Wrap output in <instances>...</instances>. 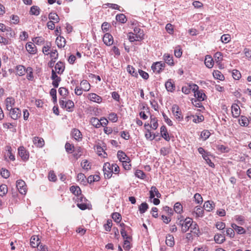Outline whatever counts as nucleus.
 <instances>
[{
  "instance_id": "1",
  "label": "nucleus",
  "mask_w": 251,
  "mask_h": 251,
  "mask_svg": "<svg viewBox=\"0 0 251 251\" xmlns=\"http://www.w3.org/2000/svg\"><path fill=\"white\" fill-rule=\"evenodd\" d=\"M59 103L61 108L65 109L68 112H73L74 109L75 104L71 100L67 101L64 100H59Z\"/></svg>"
},
{
  "instance_id": "2",
  "label": "nucleus",
  "mask_w": 251,
  "mask_h": 251,
  "mask_svg": "<svg viewBox=\"0 0 251 251\" xmlns=\"http://www.w3.org/2000/svg\"><path fill=\"white\" fill-rule=\"evenodd\" d=\"M192 88V90L194 92L195 97L198 99L199 101H201L205 100L206 95L203 93V90H199V87L197 85L193 84Z\"/></svg>"
},
{
  "instance_id": "3",
  "label": "nucleus",
  "mask_w": 251,
  "mask_h": 251,
  "mask_svg": "<svg viewBox=\"0 0 251 251\" xmlns=\"http://www.w3.org/2000/svg\"><path fill=\"white\" fill-rule=\"evenodd\" d=\"M192 219L190 218H186L184 220H180L179 225L181 226V230L183 233L186 232L192 224Z\"/></svg>"
},
{
  "instance_id": "4",
  "label": "nucleus",
  "mask_w": 251,
  "mask_h": 251,
  "mask_svg": "<svg viewBox=\"0 0 251 251\" xmlns=\"http://www.w3.org/2000/svg\"><path fill=\"white\" fill-rule=\"evenodd\" d=\"M113 169L112 166L109 163L106 162L104 164L103 171L105 178H110L112 176Z\"/></svg>"
},
{
  "instance_id": "5",
  "label": "nucleus",
  "mask_w": 251,
  "mask_h": 251,
  "mask_svg": "<svg viewBox=\"0 0 251 251\" xmlns=\"http://www.w3.org/2000/svg\"><path fill=\"white\" fill-rule=\"evenodd\" d=\"M172 110L174 115L178 121L180 122L183 120V117L181 111L177 105L174 104L172 106Z\"/></svg>"
},
{
  "instance_id": "6",
  "label": "nucleus",
  "mask_w": 251,
  "mask_h": 251,
  "mask_svg": "<svg viewBox=\"0 0 251 251\" xmlns=\"http://www.w3.org/2000/svg\"><path fill=\"white\" fill-rule=\"evenodd\" d=\"M16 187L19 190V192L22 195H25L27 192L26 185L25 182L22 180L19 179L16 181Z\"/></svg>"
},
{
  "instance_id": "7",
  "label": "nucleus",
  "mask_w": 251,
  "mask_h": 251,
  "mask_svg": "<svg viewBox=\"0 0 251 251\" xmlns=\"http://www.w3.org/2000/svg\"><path fill=\"white\" fill-rule=\"evenodd\" d=\"M165 67V64L161 61L154 63L151 66V69L154 73L159 74L162 72Z\"/></svg>"
},
{
  "instance_id": "8",
  "label": "nucleus",
  "mask_w": 251,
  "mask_h": 251,
  "mask_svg": "<svg viewBox=\"0 0 251 251\" xmlns=\"http://www.w3.org/2000/svg\"><path fill=\"white\" fill-rule=\"evenodd\" d=\"M18 153L22 159L24 161H27L29 158V153L23 146H20L18 149Z\"/></svg>"
},
{
  "instance_id": "9",
  "label": "nucleus",
  "mask_w": 251,
  "mask_h": 251,
  "mask_svg": "<svg viewBox=\"0 0 251 251\" xmlns=\"http://www.w3.org/2000/svg\"><path fill=\"white\" fill-rule=\"evenodd\" d=\"M57 73L54 70H52L51 78L53 80L52 84L54 88H57L59 86V83L61 81V77L58 76Z\"/></svg>"
},
{
  "instance_id": "10",
  "label": "nucleus",
  "mask_w": 251,
  "mask_h": 251,
  "mask_svg": "<svg viewBox=\"0 0 251 251\" xmlns=\"http://www.w3.org/2000/svg\"><path fill=\"white\" fill-rule=\"evenodd\" d=\"M117 157L120 161L125 163L126 164H127L130 161L129 158L122 151H118Z\"/></svg>"
},
{
  "instance_id": "11",
  "label": "nucleus",
  "mask_w": 251,
  "mask_h": 251,
  "mask_svg": "<svg viewBox=\"0 0 251 251\" xmlns=\"http://www.w3.org/2000/svg\"><path fill=\"white\" fill-rule=\"evenodd\" d=\"M9 111L10 117L13 120H17L21 116V111L18 108H14Z\"/></svg>"
},
{
  "instance_id": "12",
  "label": "nucleus",
  "mask_w": 251,
  "mask_h": 251,
  "mask_svg": "<svg viewBox=\"0 0 251 251\" xmlns=\"http://www.w3.org/2000/svg\"><path fill=\"white\" fill-rule=\"evenodd\" d=\"M65 68V64L62 61L58 62L55 65V72L59 75H61Z\"/></svg>"
},
{
  "instance_id": "13",
  "label": "nucleus",
  "mask_w": 251,
  "mask_h": 251,
  "mask_svg": "<svg viewBox=\"0 0 251 251\" xmlns=\"http://www.w3.org/2000/svg\"><path fill=\"white\" fill-rule=\"evenodd\" d=\"M71 136L75 140L80 141L82 140V135L81 132L76 128H74L71 131Z\"/></svg>"
},
{
  "instance_id": "14",
  "label": "nucleus",
  "mask_w": 251,
  "mask_h": 251,
  "mask_svg": "<svg viewBox=\"0 0 251 251\" xmlns=\"http://www.w3.org/2000/svg\"><path fill=\"white\" fill-rule=\"evenodd\" d=\"M163 59L165 62L168 65L173 66L175 65V62L173 60V56L168 53H165L163 56Z\"/></svg>"
},
{
  "instance_id": "15",
  "label": "nucleus",
  "mask_w": 251,
  "mask_h": 251,
  "mask_svg": "<svg viewBox=\"0 0 251 251\" xmlns=\"http://www.w3.org/2000/svg\"><path fill=\"white\" fill-rule=\"evenodd\" d=\"M6 109L8 111L13 108L15 103V99L12 97H8L5 100Z\"/></svg>"
},
{
  "instance_id": "16",
  "label": "nucleus",
  "mask_w": 251,
  "mask_h": 251,
  "mask_svg": "<svg viewBox=\"0 0 251 251\" xmlns=\"http://www.w3.org/2000/svg\"><path fill=\"white\" fill-rule=\"evenodd\" d=\"M88 99L91 100L98 103L101 102L102 98L95 93H90L88 95Z\"/></svg>"
},
{
  "instance_id": "17",
  "label": "nucleus",
  "mask_w": 251,
  "mask_h": 251,
  "mask_svg": "<svg viewBox=\"0 0 251 251\" xmlns=\"http://www.w3.org/2000/svg\"><path fill=\"white\" fill-rule=\"evenodd\" d=\"M150 198L152 199L154 198L155 196L160 198L161 197V194L159 193L157 189L155 186H152L151 188V190L150 191Z\"/></svg>"
},
{
  "instance_id": "18",
  "label": "nucleus",
  "mask_w": 251,
  "mask_h": 251,
  "mask_svg": "<svg viewBox=\"0 0 251 251\" xmlns=\"http://www.w3.org/2000/svg\"><path fill=\"white\" fill-rule=\"evenodd\" d=\"M103 41L107 46H110L113 43V36L109 33H105L103 37Z\"/></svg>"
},
{
  "instance_id": "19",
  "label": "nucleus",
  "mask_w": 251,
  "mask_h": 251,
  "mask_svg": "<svg viewBox=\"0 0 251 251\" xmlns=\"http://www.w3.org/2000/svg\"><path fill=\"white\" fill-rule=\"evenodd\" d=\"M26 50L30 54H34L37 52L36 47L32 42L27 43L25 46Z\"/></svg>"
},
{
  "instance_id": "20",
  "label": "nucleus",
  "mask_w": 251,
  "mask_h": 251,
  "mask_svg": "<svg viewBox=\"0 0 251 251\" xmlns=\"http://www.w3.org/2000/svg\"><path fill=\"white\" fill-rule=\"evenodd\" d=\"M240 108L238 104H233L231 106V112L233 117L237 118L240 115Z\"/></svg>"
},
{
  "instance_id": "21",
  "label": "nucleus",
  "mask_w": 251,
  "mask_h": 251,
  "mask_svg": "<svg viewBox=\"0 0 251 251\" xmlns=\"http://www.w3.org/2000/svg\"><path fill=\"white\" fill-rule=\"evenodd\" d=\"M39 238L38 236L33 235L30 240V244L32 248L38 247L40 245Z\"/></svg>"
},
{
  "instance_id": "22",
  "label": "nucleus",
  "mask_w": 251,
  "mask_h": 251,
  "mask_svg": "<svg viewBox=\"0 0 251 251\" xmlns=\"http://www.w3.org/2000/svg\"><path fill=\"white\" fill-rule=\"evenodd\" d=\"M215 203L213 201H205L203 204L204 209L208 212L212 211L215 207Z\"/></svg>"
},
{
  "instance_id": "23",
  "label": "nucleus",
  "mask_w": 251,
  "mask_h": 251,
  "mask_svg": "<svg viewBox=\"0 0 251 251\" xmlns=\"http://www.w3.org/2000/svg\"><path fill=\"white\" fill-rule=\"evenodd\" d=\"M190 229L191 232H192L197 236H199V235L201 234L199 226L196 223L193 222V221L192 222V225H191Z\"/></svg>"
},
{
  "instance_id": "24",
  "label": "nucleus",
  "mask_w": 251,
  "mask_h": 251,
  "mask_svg": "<svg viewBox=\"0 0 251 251\" xmlns=\"http://www.w3.org/2000/svg\"><path fill=\"white\" fill-rule=\"evenodd\" d=\"M34 144L38 148H42L45 145V142L43 138L39 137H35L33 139Z\"/></svg>"
},
{
  "instance_id": "25",
  "label": "nucleus",
  "mask_w": 251,
  "mask_h": 251,
  "mask_svg": "<svg viewBox=\"0 0 251 251\" xmlns=\"http://www.w3.org/2000/svg\"><path fill=\"white\" fill-rule=\"evenodd\" d=\"M160 132L161 136L167 141L170 140V136L167 131V129L165 126H162L160 128Z\"/></svg>"
},
{
  "instance_id": "26",
  "label": "nucleus",
  "mask_w": 251,
  "mask_h": 251,
  "mask_svg": "<svg viewBox=\"0 0 251 251\" xmlns=\"http://www.w3.org/2000/svg\"><path fill=\"white\" fill-rule=\"evenodd\" d=\"M55 42L57 44V47L59 48H62L65 47L66 45V40L62 36H58L56 39Z\"/></svg>"
},
{
  "instance_id": "27",
  "label": "nucleus",
  "mask_w": 251,
  "mask_h": 251,
  "mask_svg": "<svg viewBox=\"0 0 251 251\" xmlns=\"http://www.w3.org/2000/svg\"><path fill=\"white\" fill-rule=\"evenodd\" d=\"M5 151L6 153L5 154V156L8 157L10 160L14 161L15 160V155L12 152V148L9 146H7L5 147Z\"/></svg>"
},
{
  "instance_id": "28",
  "label": "nucleus",
  "mask_w": 251,
  "mask_h": 251,
  "mask_svg": "<svg viewBox=\"0 0 251 251\" xmlns=\"http://www.w3.org/2000/svg\"><path fill=\"white\" fill-rule=\"evenodd\" d=\"M204 63L208 68H211L214 65V61L210 55H207L205 56Z\"/></svg>"
},
{
  "instance_id": "29",
  "label": "nucleus",
  "mask_w": 251,
  "mask_h": 251,
  "mask_svg": "<svg viewBox=\"0 0 251 251\" xmlns=\"http://www.w3.org/2000/svg\"><path fill=\"white\" fill-rule=\"evenodd\" d=\"M40 9L38 6L33 5L30 7L29 14L31 15L38 16L40 13Z\"/></svg>"
},
{
  "instance_id": "30",
  "label": "nucleus",
  "mask_w": 251,
  "mask_h": 251,
  "mask_svg": "<svg viewBox=\"0 0 251 251\" xmlns=\"http://www.w3.org/2000/svg\"><path fill=\"white\" fill-rule=\"evenodd\" d=\"M231 226L239 234H245L246 233V230L243 227L239 226L235 224H232Z\"/></svg>"
},
{
  "instance_id": "31",
  "label": "nucleus",
  "mask_w": 251,
  "mask_h": 251,
  "mask_svg": "<svg viewBox=\"0 0 251 251\" xmlns=\"http://www.w3.org/2000/svg\"><path fill=\"white\" fill-rule=\"evenodd\" d=\"M214 240L218 244L223 243L226 240L224 234L217 233L214 236Z\"/></svg>"
},
{
  "instance_id": "32",
  "label": "nucleus",
  "mask_w": 251,
  "mask_h": 251,
  "mask_svg": "<svg viewBox=\"0 0 251 251\" xmlns=\"http://www.w3.org/2000/svg\"><path fill=\"white\" fill-rule=\"evenodd\" d=\"M26 69V68L23 65H18L16 69V73L19 76H23L25 74Z\"/></svg>"
},
{
  "instance_id": "33",
  "label": "nucleus",
  "mask_w": 251,
  "mask_h": 251,
  "mask_svg": "<svg viewBox=\"0 0 251 251\" xmlns=\"http://www.w3.org/2000/svg\"><path fill=\"white\" fill-rule=\"evenodd\" d=\"M166 244L169 247H173L175 244L174 237L172 235L168 234L166 236Z\"/></svg>"
},
{
  "instance_id": "34",
  "label": "nucleus",
  "mask_w": 251,
  "mask_h": 251,
  "mask_svg": "<svg viewBox=\"0 0 251 251\" xmlns=\"http://www.w3.org/2000/svg\"><path fill=\"white\" fill-rule=\"evenodd\" d=\"M80 85L81 86V89H83L84 91H88L90 89V84L86 80H82Z\"/></svg>"
},
{
  "instance_id": "35",
  "label": "nucleus",
  "mask_w": 251,
  "mask_h": 251,
  "mask_svg": "<svg viewBox=\"0 0 251 251\" xmlns=\"http://www.w3.org/2000/svg\"><path fill=\"white\" fill-rule=\"evenodd\" d=\"M133 31L135 35H137L139 39H142L144 37V34L143 30L138 27H134Z\"/></svg>"
},
{
  "instance_id": "36",
  "label": "nucleus",
  "mask_w": 251,
  "mask_h": 251,
  "mask_svg": "<svg viewBox=\"0 0 251 251\" xmlns=\"http://www.w3.org/2000/svg\"><path fill=\"white\" fill-rule=\"evenodd\" d=\"M25 73H27L26 78L28 80H33L34 76L33 75V69L30 67H28L26 69Z\"/></svg>"
},
{
  "instance_id": "37",
  "label": "nucleus",
  "mask_w": 251,
  "mask_h": 251,
  "mask_svg": "<svg viewBox=\"0 0 251 251\" xmlns=\"http://www.w3.org/2000/svg\"><path fill=\"white\" fill-rule=\"evenodd\" d=\"M127 72L130 74L132 76L137 77L138 74L134 67L130 65H128L126 68Z\"/></svg>"
},
{
  "instance_id": "38",
  "label": "nucleus",
  "mask_w": 251,
  "mask_h": 251,
  "mask_svg": "<svg viewBox=\"0 0 251 251\" xmlns=\"http://www.w3.org/2000/svg\"><path fill=\"white\" fill-rule=\"evenodd\" d=\"M165 87L168 91L173 92L175 90V86L171 79L168 80L165 83Z\"/></svg>"
},
{
  "instance_id": "39",
  "label": "nucleus",
  "mask_w": 251,
  "mask_h": 251,
  "mask_svg": "<svg viewBox=\"0 0 251 251\" xmlns=\"http://www.w3.org/2000/svg\"><path fill=\"white\" fill-rule=\"evenodd\" d=\"M49 18L50 21L56 23L59 22V17L56 13L50 12L49 15Z\"/></svg>"
},
{
  "instance_id": "40",
  "label": "nucleus",
  "mask_w": 251,
  "mask_h": 251,
  "mask_svg": "<svg viewBox=\"0 0 251 251\" xmlns=\"http://www.w3.org/2000/svg\"><path fill=\"white\" fill-rule=\"evenodd\" d=\"M70 191L75 195L81 194V191L80 188L77 186H72L70 188Z\"/></svg>"
},
{
  "instance_id": "41",
  "label": "nucleus",
  "mask_w": 251,
  "mask_h": 251,
  "mask_svg": "<svg viewBox=\"0 0 251 251\" xmlns=\"http://www.w3.org/2000/svg\"><path fill=\"white\" fill-rule=\"evenodd\" d=\"M213 75L215 78L220 80H223L225 78L224 75L218 70L214 71L213 73Z\"/></svg>"
},
{
  "instance_id": "42",
  "label": "nucleus",
  "mask_w": 251,
  "mask_h": 251,
  "mask_svg": "<svg viewBox=\"0 0 251 251\" xmlns=\"http://www.w3.org/2000/svg\"><path fill=\"white\" fill-rule=\"evenodd\" d=\"M116 19L117 21L122 24L126 23L127 19L126 16L123 14H118L116 16Z\"/></svg>"
},
{
  "instance_id": "43",
  "label": "nucleus",
  "mask_w": 251,
  "mask_h": 251,
  "mask_svg": "<svg viewBox=\"0 0 251 251\" xmlns=\"http://www.w3.org/2000/svg\"><path fill=\"white\" fill-rule=\"evenodd\" d=\"M239 122L240 125L243 126H247L249 124V120L248 118L243 116L241 117V118L239 120Z\"/></svg>"
},
{
  "instance_id": "44",
  "label": "nucleus",
  "mask_w": 251,
  "mask_h": 251,
  "mask_svg": "<svg viewBox=\"0 0 251 251\" xmlns=\"http://www.w3.org/2000/svg\"><path fill=\"white\" fill-rule=\"evenodd\" d=\"M7 192L8 187L6 185L3 184L0 185V196H5Z\"/></svg>"
},
{
  "instance_id": "45",
  "label": "nucleus",
  "mask_w": 251,
  "mask_h": 251,
  "mask_svg": "<svg viewBox=\"0 0 251 251\" xmlns=\"http://www.w3.org/2000/svg\"><path fill=\"white\" fill-rule=\"evenodd\" d=\"M149 206L146 202L142 203L139 206V210L141 214L144 213L148 209Z\"/></svg>"
},
{
  "instance_id": "46",
  "label": "nucleus",
  "mask_w": 251,
  "mask_h": 251,
  "mask_svg": "<svg viewBox=\"0 0 251 251\" xmlns=\"http://www.w3.org/2000/svg\"><path fill=\"white\" fill-rule=\"evenodd\" d=\"M100 179V177L99 175L90 176L87 178V182L89 183L95 181H98Z\"/></svg>"
},
{
  "instance_id": "47",
  "label": "nucleus",
  "mask_w": 251,
  "mask_h": 251,
  "mask_svg": "<svg viewBox=\"0 0 251 251\" xmlns=\"http://www.w3.org/2000/svg\"><path fill=\"white\" fill-rule=\"evenodd\" d=\"M157 120L156 118H152L151 116V127L153 129H156L158 127Z\"/></svg>"
},
{
  "instance_id": "48",
  "label": "nucleus",
  "mask_w": 251,
  "mask_h": 251,
  "mask_svg": "<svg viewBox=\"0 0 251 251\" xmlns=\"http://www.w3.org/2000/svg\"><path fill=\"white\" fill-rule=\"evenodd\" d=\"M81 166L84 170L88 171L91 169V165L87 160H83L81 163Z\"/></svg>"
},
{
  "instance_id": "49",
  "label": "nucleus",
  "mask_w": 251,
  "mask_h": 251,
  "mask_svg": "<svg viewBox=\"0 0 251 251\" xmlns=\"http://www.w3.org/2000/svg\"><path fill=\"white\" fill-rule=\"evenodd\" d=\"M223 54L220 52H217L214 55V59L217 63H220L223 60Z\"/></svg>"
},
{
  "instance_id": "50",
  "label": "nucleus",
  "mask_w": 251,
  "mask_h": 251,
  "mask_svg": "<svg viewBox=\"0 0 251 251\" xmlns=\"http://www.w3.org/2000/svg\"><path fill=\"white\" fill-rule=\"evenodd\" d=\"M112 218L115 222L120 223L122 219V217L120 213L115 212L112 214Z\"/></svg>"
},
{
  "instance_id": "51",
  "label": "nucleus",
  "mask_w": 251,
  "mask_h": 251,
  "mask_svg": "<svg viewBox=\"0 0 251 251\" xmlns=\"http://www.w3.org/2000/svg\"><path fill=\"white\" fill-rule=\"evenodd\" d=\"M91 123L92 125L96 128L100 127V120L97 118H92L91 119Z\"/></svg>"
},
{
  "instance_id": "52",
  "label": "nucleus",
  "mask_w": 251,
  "mask_h": 251,
  "mask_svg": "<svg viewBox=\"0 0 251 251\" xmlns=\"http://www.w3.org/2000/svg\"><path fill=\"white\" fill-rule=\"evenodd\" d=\"M128 39L131 42L142 40L141 39H139L137 35H135L134 33H133L132 32L129 33Z\"/></svg>"
},
{
  "instance_id": "53",
  "label": "nucleus",
  "mask_w": 251,
  "mask_h": 251,
  "mask_svg": "<svg viewBox=\"0 0 251 251\" xmlns=\"http://www.w3.org/2000/svg\"><path fill=\"white\" fill-rule=\"evenodd\" d=\"M195 201L198 204H201L203 201V199L201 195L199 193H196L194 196Z\"/></svg>"
},
{
  "instance_id": "54",
  "label": "nucleus",
  "mask_w": 251,
  "mask_h": 251,
  "mask_svg": "<svg viewBox=\"0 0 251 251\" xmlns=\"http://www.w3.org/2000/svg\"><path fill=\"white\" fill-rule=\"evenodd\" d=\"M175 211L177 213H180L182 211V206L180 202H176L175 204Z\"/></svg>"
},
{
  "instance_id": "55",
  "label": "nucleus",
  "mask_w": 251,
  "mask_h": 251,
  "mask_svg": "<svg viewBox=\"0 0 251 251\" xmlns=\"http://www.w3.org/2000/svg\"><path fill=\"white\" fill-rule=\"evenodd\" d=\"M202 157L210 167H214V164L211 161V159L209 158V155L208 153L207 154H203L202 155Z\"/></svg>"
},
{
  "instance_id": "56",
  "label": "nucleus",
  "mask_w": 251,
  "mask_h": 251,
  "mask_svg": "<svg viewBox=\"0 0 251 251\" xmlns=\"http://www.w3.org/2000/svg\"><path fill=\"white\" fill-rule=\"evenodd\" d=\"M135 175L138 178H141L142 179H144L146 177L145 174L143 172V171L140 170H136V171L135 172Z\"/></svg>"
},
{
  "instance_id": "57",
  "label": "nucleus",
  "mask_w": 251,
  "mask_h": 251,
  "mask_svg": "<svg viewBox=\"0 0 251 251\" xmlns=\"http://www.w3.org/2000/svg\"><path fill=\"white\" fill-rule=\"evenodd\" d=\"M234 220L237 221L239 225H243L244 223V217L241 215L235 216Z\"/></svg>"
},
{
  "instance_id": "58",
  "label": "nucleus",
  "mask_w": 251,
  "mask_h": 251,
  "mask_svg": "<svg viewBox=\"0 0 251 251\" xmlns=\"http://www.w3.org/2000/svg\"><path fill=\"white\" fill-rule=\"evenodd\" d=\"M34 43L38 45H42L44 42V39L42 37H36L33 39Z\"/></svg>"
},
{
  "instance_id": "59",
  "label": "nucleus",
  "mask_w": 251,
  "mask_h": 251,
  "mask_svg": "<svg viewBox=\"0 0 251 251\" xmlns=\"http://www.w3.org/2000/svg\"><path fill=\"white\" fill-rule=\"evenodd\" d=\"M196 211L195 212V214L196 217H202L203 215V210L200 206H197L196 207Z\"/></svg>"
},
{
  "instance_id": "60",
  "label": "nucleus",
  "mask_w": 251,
  "mask_h": 251,
  "mask_svg": "<svg viewBox=\"0 0 251 251\" xmlns=\"http://www.w3.org/2000/svg\"><path fill=\"white\" fill-rule=\"evenodd\" d=\"M50 94L52 97L53 102L55 103L57 102V97H56V90L54 88H52L50 90Z\"/></svg>"
},
{
  "instance_id": "61",
  "label": "nucleus",
  "mask_w": 251,
  "mask_h": 251,
  "mask_svg": "<svg viewBox=\"0 0 251 251\" xmlns=\"http://www.w3.org/2000/svg\"><path fill=\"white\" fill-rule=\"evenodd\" d=\"M131 239H124L123 247L126 251H128L130 249V240H131Z\"/></svg>"
},
{
  "instance_id": "62",
  "label": "nucleus",
  "mask_w": 251,
  "mask_h": 251,
  "mask_svg": "<svg viewBox=\"0 0 251 251\" xmlns=\"http://www.w3.org/2000/svg\"><path fill=\"white\" fill-rule=\"evenodd\" d=\"M210 135V133L207 130H204L201 132V136L203 140H206Z\"/></svg>"
},
{
  "instance_id": "63",
  "label": "nucleus",
  "mask_w": 251,
  "mask_h": 251,
  "mask_svg": "<svg viewBox=\"0 0 251 251\" xmlns=\"http://www.w3.org/2000/svg\"><path fill=\"white\" fill-rule=\"evenodd\" d=\"M221 40L223 43H227L230 40V36L229 34H224L221 36Z\"/></svg>"
},
{
  "instance_id": "64",
  "label": "nucleus",
  "mask_w": 251,
  "mask_h": 251,
  "mask_svg": "<svg viewBox=\"0 0 251 251\" xmlns=\"http://www.w3.org/2000/svg\"><path fill=\"white\" fill-rule=\"evenodd\" d=\"M233 77L236 80H239L241 76L240 72L237 70H233L232 71Z\"/></svg>"
}]
</instances>
